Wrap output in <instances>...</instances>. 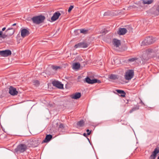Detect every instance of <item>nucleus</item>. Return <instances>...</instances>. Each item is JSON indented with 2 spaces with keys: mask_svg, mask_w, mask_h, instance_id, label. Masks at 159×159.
Returning <instances> with one entry per match:
<instances>
[{
  "mask_svg": "<svg viewBox=\"0 0 159 159\" xmlns=\"http://www.w3.org/2000/svg\"><path fill=\"white\" fill-rule=\"evenodd\" d=\"M157 56L156 53L151 49H148L143 52L141 57L143 63H144L151 57H152Z\"/></svg>",
  "mask_w": 159,
  "mask_h": 159,
  "instance_id": "nucleus-1",
  "label": "nucleus"
},
{
  "mask_svg": "<svg viewBox=\"0 0 159 159\" xmlns=\"http://www.w3.org/2000/svg\"><path fill=\"white\" fill-rule=\"evenodd\" d=\"M45 19V16L42 15L34 16L31 18V20L33 22L36 24L42 23L43 21Z\"/></svg>",
  "mask_w": 159,
  "mask_h": 159,
  "instance_id": "nucleus-2",
  "label": "nucleus"
},
{
  "mask_svg": "<svg viewBox=\"0 0 159 159\" xmlns=\"http://www.w3.org/2000/svg\"><path fill=\"white\" fill-rule=\"evenodd\" d=\"M27 149L26 145L23 144H20L18 145L15 149V151L16 152L23 153Z\"/></svg>",
  "mask_w": 159,
  "mask_h": 159,
  "instance_id": "nucleus-3",
  "label": "nucleus"
},
{
  "mask_svg": "<svg viewBox=\"0 0 159 159\" xmlns=\"http://www.w3.org/2000/svg\"><path fill=\"white\" fill-rule=\"evenodd\" d=\"M134 70H128L125 73V79L127 80H130L134 77Z\"/></svg>",
  "mask_w": 159,
  "mask_h": 159,
  "instance_id": "nucleus-4",
  "label": "nucleus"
},
{
  "mask_svg": "<svg viewBox=\"0 0 159 159\" xmlns=\"http://www.w3.org/2000/svg\"><path fill=\"white\" fill-rule=\"evenodd\" d=\"M154 40L152 37L149 36L146 38L142 42V45H148L153 43Z\"/></svg>",
  "mask_w": 159,
  "mask_h": 159,
  "instance_id": "nucleus-5",
  "label": "nucleus"
},
{
  "mask_svg": "<svg viewBox=\"0 0 159 159\" xmlns=\"http://www.w3.org/2000/svg\"><path fill=\"white\" fill-rule=\"evenodd\" d=\"M11 52L9 50H5L0 51V56L1 57H6L11 55Z\"/></svg>",
  "mask_w": 159,
  "mask_h": 159,
  "instance_id": "nucleus-6",
  "label": "nucleus"
},
{
  "mask_svg": "<svg viewBox=\"0 0 159 159\" xmlns=\"http://www.w3.org/2000/svg\"><path fill=\"white\" fill-rule=\"evenodd\" d=\"M52 84L53 86L59 89H63V84L59 81L55 80L53 81L52 82Z\"/></svg>",
  "mask_w": 159,
  "mask_h": 159,
  "instance_id": "nucleus-7",
  "label": "nucleus"
},
{
  "mask_svg": "<svg viewBox=\"0 0 159 159\" xmlns=\"http://www.w3.org/2000/svg\"><path fill=\"white\" fill-rule=\"evenodd\" d=\"M158 153H159V147L157 146L152 152V154L149 157V159H155Z\"/></svg>",
  "mask_w": 159,
  "mask_h": 159,
  "instance_id": "nucleus-8",
  "label": "nucleus"
},
{
  "mask_svg": "<svg viewBox=\"0 0 159 159\" xmlns=\"http://www.w3.org/2000/svg\"><path fill=\"white\" fill-rule=\"evenodd\" d=\"M89 44L85 42H82L78 43L74 46L75 48H86L88 47Z\"/></svg>",
  "mask_w": 159,
  "mask_h": 159,
  "instance_id": "nucleus-9",
  "label": "nucleus"
},
{
  "mask_svg": "<svg viewBox=\"0 0 159 159\" xmlns=\"http://www.w3.org/2000/svg\"><path fill=\"white\" fill-rule=\"evenodd\" d=\"M9 93L12 96H14L17 95L18 92L16 91L15 88L12 86H10L9 88Z\"/></svg>",
  "mask_w": 159,
  "mask_h": 159,
  "instance_id": "nucleus-10",
  "label": "nucleus"
},
{
  "mask_svg": "<svg viewBox=\"0 0 159 159\" xmlns=\"http://www.w3.org/2000/svg\"><path fill=\"white\" fill-rule=\"evenodd\" d=\"M153 9H155L154 11H152V14L155 16L159 15V4L157 6H154L153 7Z\"/></svg>",
  "mask_w": 159,
  "mask_h": 159,
  "instance_id": "nucleus-11",
  "label": "nucleus"
},
{
  "mask_svg": "<svg viewBox=\"0 0 159 159\" xmlns=\"http://www.w3.org/2000/svg\"><path fill=\"white\" fill-rule=\"evenodd\" d=\"M61 13L58 11L55 12L53 16L51 18V20L52 22L57 20L61 16Z\"/></svg>",
  "mask_w": 159,
  "mask_h": 159,
  "instance_id": "nucleus-12",
  "label": "nucleus"
},
{
  "mask_svg": "<svg viewBox=\"0 0 159 159\" xmlns=\"http://www.w3.org/2000/svg\"><path fill=\"white\" fill-rule=\"evenodd\" d=\"M29 34V31L26 29H22L21 30V37L23 38H24L28 36Z\"/></svg>",
  "mask_w": 159,
  "mask_h": 159,
  "instance_id": "nucleus-13",
  "label": "nucleus"
},
{
  "mask_svg": "<svg viewBox=\"0 0 159 159\" xmlns=\"http://www.w3.org/2000/svg\"><path fill=\"white\" fill-rule=\"evenodd\" d=\"M127 30L126 28H120L117 31V34L120 35H123L126 34Z\"/></svg>",
  "mask_w": 159,
  "mask_h": 159,
  "instance_id": "nucleus-14",
  "label": "nucleus"
},
{
  "mask_svg": "<svg viewBox=\"0 0 159 159\" xmlns=\"http://www.w3.org/2000/svg\"><path fill=\"white\" fill-rule=\"evenodd\" d=\"M113 44L116 47H119L121 44L120 41L119 40L114 39L113 40Z\"/></svg>",
  "mask_w": 159,
  "mask_h": 159,
  "instance_id": "nucleus-15",
  "label": "nucleus"
},
{
  "mask_svg": "<svg viewBox=\"0 0 159 159\" xmlns=\"http://www.w3.org/2000/svg\"><path fill=\"white\" fill-rule=\"evenodd\" d=\"M15 30V29L13 28H9L6 30V32L8 36H11L14 33Z\"/></svg>",
  "mask_w": 159,
  "mask_h": 159,
  "instance_id": "nucleus-16",
  "label": "nucleus"
},
{
  "mask_svg": "<svg viewBox=\"0 0 159 159\" xmlns=\"http://www.w3.org/2000/svg\"><path fill=\"white\" fill-rule=\"evenodd\" d=\"M81 96V94L80 93L76 92L71 95V98L73 99H77L80 98Z\"/></svg>",
  "mask_w": 159,
  "mask_h": 159,
  "instance_id": "nucleus-17",
  "label": "nucleus"
},
{
  "mask_svg": "<svg viewBox=\"0 0 159 159\" xmlns=\"http://www.w3.org/2000/svg\"><path fill=\"white\" fill-rule=\"evenodd\" d=\"M39 142L37 140L34 139L31 141V144L33 147H36L38 145Z\"/></svg>",
  "mask_w": 159,
  "mask_h": 159,
  "instance_id": "nucleus-18",
  "label": "nucleus"
},
{
  "mask_svg": "<svg viewBox=\"0 0 159 159\" xmlns=\"http://www.w3.org/2000/svg\"><path fill=\"white\" fill-rule=\"evenodd\" d=\"M85 124V122L83 120H81L80 121L77 122V125L78 127H82L84 126Z\"/></svg>",
  "mask_w": 159,
  "mask_h": 159,
  "instance_id": "nucleus-19",
  "label": "nucleus"
},
{
  "mask_svg": "<svg viewBox=\"0 0 159 159\" xmlns=\"http://www.w3.org/2000/svg\"><path fill=\"white\" fill-rule=\"evenodd\" d=\"M116 91L118 93L120 94V96L122 97H125L126 93L124 90L117 89L116 90Z\"/></svg>",
  "mask_w": 159,
  "mask_h": 159,
  "instance_id": "nucleus-20",
  "label": "nucleus"
},
{
  "mask_svg": "<svg viewBox=\"0 0 159 159\" xmlns=\"http://www.w3.org/2000/svg\"><path fill=\"white\" fill-rule=\"evenodd\" d=\"M94 79L91 80L89 77H87L85 79L84 81L86 83L89 84H93Z\"/></svg>",
  "mask_w": 159,
  "mask_h": 159,
  "instance_id": "nucleus-21",
  "label": "nucleus"
},
{
  "mask_svg": "<svg viewBox=\"0 0 159 159\" xmlns=\"http://www.w3.org/2000/svg\"><path fill=\"white\" fill-rule=\"evenodd\" d=\"M58 130L59 131L61 132H64L65 131V126H64V125L62 123L60 124L59 125Z\"/></svg>",
  "mask_w": 159,
  "mask_h": 159,
  "instance_id": "nucleus-22",
  "label": "nucleus"
},
{
  "mask_svg": "<svg viewBox=\"0 0 159 159\" xmlns=\"http://www.w3.org/2000/svg\"><path fill=\"white\" fill-rule=\"evenodd\" d=\"M109 78L111 80H116L119 78V76L117 75L111 74L109 76Z\"/></svg>",
  "mask_w": 159,
  "mask_h": 159,
  "instance_id": "nucleus-23",
  "label": "nucleus"
},
{
  "mask_svg": "<svg viewBox=\"0 0 159 159\" xmlns=\"http://www.w3.org/2000/svg\"><path fill=\"white\" fill-rule=\"evenodd\" d=\"M52 69L54 70V73L57 72V71L58 69H60L61 67L60 66H55L54 65H52L51 66Z\"/></svg>",
  "mask_w": 159,
  "mask_h": 159,
  "instance_id": "nucleus-24",
  "label": "nucleus"
},
{
  "mask_svg": "<svg viewBox=\"0 0 159 159\" xmlns=\"http://www.w3.org/2000/svg\"><path fill=\"white\" fill-rule=\"evenodd\" d=\"M50 141V134L47 135L45 139L42 142V143H48Z\"/></svg>",
  "mask_w": 159,
  "mask_h": 159,
  "instance_id": "nucleus-25",
  "label": "nucleus"
},
{
  "mask_svg": "<svg viewBox=\"0 0 159 159\" xmlns=\"http://www.w3.org/2000/svg\"><path fill=\"white\" fill-rule=\"evenodd\" d=\"M142 1L144 4H150L153 2L154 0H143Z\"/></svg>",
  "mask_w": 159,
  "mask_h": 159,
  "instance_id": "nucleus-26",
  "label": "nucleus"
},
{
  "mask_svg": "<svg viewBox=\"0 0 159 159\" xmlns=\"http://www.w3.org/2000/svg\"><path fill=\"white\" fill-rule=\"evenodd\" d=\"M80 64L79 63H75L73 65V68L75 69H78L80 67Z\"/></svg>",
  "mask_w": 159,
  "mask_h": 159,
  "instance_id": "nucleus-27",
  "label": "nucleus"
},
{
  "mask_svg": "<svg viewBox=\"0 0 159 159\" xmlns=\"http://www.w3.org/2000/svg\"><path fill=\"white\" fill-rule=\"evenodd\" d=\"M139 109V106H136L134 107L131 110H130L129 112L131 113L133 111H136Z\"/></svg>",
  "mask_w": 159,
  "mask_h": 159,
  "instance_id": "nucleus-28",
  "label": "nucleus"
},
{
  "mask_svg": "<svg viewBox=\"0 0 159 159\" xmlns=\"http://www.w3.org/2000/svg\"><path fill=\"white\" fill-rule=\"evenodd\" d=\"M7 36H8L7 34H3L2 31H0V38H2V39H4L7 37Z\"/></svg>",
  "mask_w": 159,
  "mask_h": 159,
  "instance_id": "nucleus-29",
  "label": "nucleus"
},
{
  "mask_svg": "<svg viewBox=\"0 0 159 159\" xmlns=\"http://www.w3.org/2000/svg\"><path fill=\"white\" fill-rule=\"evenodd\" d=\"M80 33H83L84 34H86L88 33V30H86L84 29H81L80 30Z\"/></svg>",
  "mask_w": 159,
  "mask_h": 159,
  "instance_id": "nucleus-30",
  "label": "nucleus"
},
{
  "mask_svg": "<svg viewBox=\"0 0 159 159\" xmlns=\"http://www.w3.org/2000/svg\"><path fill=\"white\" fill-rule=\"evenodd\" d=\"M33 83L34 85L36 86H39L40 84L39 81L38 80H35L34 81Z\"/></svg>",
  "mask_w": 159,
  "mask_h": 159,
  "instance_id": "nucleus-31",
  "label": "nucleus"
},
{
  "mask_svg": "<svg viewBox=\"0 0 159 159\" xmlns=\"http://www.w3.org/2000/svg\"><path fill=\"white\" fill-rule=\"evenodd\" d=\"M138 59V58L136 57L132 58L130 59H129L128 60V61L130 62H133Z\"/></svg>",
  "mask_w": 159,
  "mask_h": 159,
  "instance_id": "nucleus-32",
  "label": "nucleus"
},
{
  "mask_svg": "<svg viewBox=\"0 0 159 159\" xmlns=\"http://www.w3.org/2000/svg\"><path fill=\"white\" fill-rule=\"evenodd\" d=\"M101 80H98L97 79H94V81H93V84L95 83H101Z\"/></svg>",
  "mask_w": 159,
  "mask_h": 159,
  "instance_id": "nucleus-33",
  "label": "nucleus"
},
{
  "mask_svg": "<svg viewBox=\"0 0 159 159\" xmlns=\"http://www.w3.org/2000/svg\"><path fill=\"white\" fill-rule=\"evenodd\" d=\"M74 6H73L71 5L69 7L68 9V12H70L72 10V9L73 8Z\"/></svg>",
  "mask_w": 159,
  "mask_h": 159,
  "instance_id": "nucleus-34",
  "label": "nucleus"
},
{
  "mask_svg": "<svg viewBox=\"0 0 159 159\" xmlns=\"http://www.w3.org/2000/svg\"><path fill=\"white\" fill-rule=\"evenodd\" d=\"M86 132H87V134L88 135H90L91 133V130L90 131L89 129H87L86 130Z\"/></svg>",
  "mask_w": 159,
  "mask_h": 159,
  "instance_id": "nucleus-35",
  "label": "nucleus"
},
{
  "mask_svg": "<svg viewBox=\"0 0 159 159\" xmlns=\"http://www.w3.org/2000/svg\"><path fill=\"white\" fill-rule=\"evenodd\" d=\"M128 28H127L128 29V30H129V31H131L132 30V28L130 26H128Z\"/></svg>",
  "mask_w": 159,
  "mask_h": 159,
  "instance_id": "nucleus-36",
  "label": "nucleus"
},
{
  "mask_svg": "<svg viewBox=\"0 0 159 159\" xmlns=\"http://www.w3.org/2000/svg\"><path fill=\"white\" fill-rule=\"evenodd\" d=\"M136 7L134 5H133L132 6H130L129 7H128V8H129V9H131V7H132L133 8H135Z\"/></svg>",
  "mask_w": 159,
  "mask_h": 159,
  "instance_id": "nucleus-37",
  "label": "nucleus"
},
{
  "mask_svg": "<svg viewBox=\"0 0 159 159\" xmlns=\"http://www.w3.org/2000/svg\"><path fill=\"white\" fill-rule=\"evenodd\" d=\"M83 135L84 136V137H87V136L88 135L87 134H86L85 133H84L83 134Z\"/></svg>",
  "mask_w": 159,
  "mask_h": 159,
  "instance_id": "nucleus-38",
  "label": "nucleus"
},
{
  "mask_svg": "<svg viewBox=\"0 0 159 159\" xmlns=\"http://www.w3.org/2000/svg\"><path fill=\"white\" fill-rule=\"evenodd\" d=\"M6 29V27H4V28H3L2 29V31H4V30H5Z\"/></svg>",
  "mask_w": 159,
  "mask_h": 159,
  "instance_id": "nucleus-39",
  "label": "nucleus"
},
{
  "mask_svg": "<svg viewBox=\"0 0 159 159\" xmlns=\"http://www.w3.org/2000/svg\"><path fill=\"white\" fill-rule=\"evenodd\" d=\"M140 103H141L142 105L144 104L143 102H142V100H140Z\"/></svg>",
  "mask_w": 159,
  "mask_h": 159,
  "instance_id": "nucleus-40",
  "label": "nucleus"
},
{
  "mask_svg": "<svg viewBox=\"0 0 159 159\" xmlns=\"http://www.w3.org/2000/svg\"><path fill=\"white\" fill-rule=\"evenodd\" d=\"M52 135L50 134V140L52 139Z\"/></svg>",
  "mask_w": 159,
  "mask_h": 159,
  "instance_id": "nucleus-41",
  "label": "nucleus"
},
{
  "mask_svg": "<svg viewBox=\"0 0 159 159\" xmlns=\"http://www.w3.org/2000/svg\"><path fill=\"white\" fill-rule=\"evenodd\" d=\"M81 78V77L80 76H79L78 77V79H80Z\"/></svg>",
  "mask_w": 159,
  "mask_h": 159,
  "instance_id": "nucleus-42",
  "label": "nucleus"
},
{
  "mask_svg": "<svg viewBox=\"0 0 159 159\" xmlns=\"http://www.w3.org/2000/svg\"><path fill=\"white\" fill-rule=\"evenodd\" d=\"M16 23L14 24H13L12 25V26H14L16 25Z\"/></svg>",
  "mask_w": 159,
  "mask_h": 159,
  "instance_id": "nucleus-43",
  "label": "nucleus"
},
{
  "mask_svg": "<svg viewBox=\"0 0 159 159\" xmlns=\"http://www.w3.org/2000/svg\"><path fill=\"white\" fill-rule=\"evenodd\" d=\"M53 34V33H51V34H50V35H52V34Z\"/></svg>",
  "mask_w": 159,
  "mask_h": 159,
  "instance_id": "nucleus-44",
  "label": "nucleus"
},
{
  "mask_svg": "<svg viewBox=\"0 0 159 159\" xmlns=\"http://www.w3.org/2000/svg\"><path fill=\"white\" fill-rule=\"evenodd\" d=\"M157 159H159V156L157 157Z\"/></svg>",
  "mask_w": 159,
  "mask_h": 159,
  "instance_id": "nucleus-45",
  "label": "nucleus"
},
{
  "mask_svg": "<svg viewBox=\"0 0 159 159\" xmlns=\"http://www.w3.org/2000/svg\"><path fill=\"white\" fill-rule=\"evenodd\" d=\"M87 139H88V140H89V138H87Z\"/></svg>",
  "mask_w": 159,
  "mask_h": 159,
  "instance_id": "nucleus-46",
  "label": "nucleus"
},
{
  "mask_svg": "<svg viewBox=\"0 0 159 159\" xmlns=\"http://www.w3.org/2000/svg\"><path fill=\"white\" fill-rule=\"evenodd\" d=\"M57 124H58V123H57H57H56V124L57 125Z\"/></svg>",
  "mask_w": 159,
  "mask_h": 159,
  "instance_id": "nucleus-47",
  "label": "nucleus"
},
{
  "mask_svg": "<svg viewBox=\"0 0 159 159\" xmlns=\"http://www.w3.org/2000/svg\"><path fill=\"white\" fill-rule=\"evenodd\" d=\"M49 83H48V86H49Z\"/></svg>",
  "mask_w": 159,
  "mask_h": 159,
  "instance_id": "nucleus-48",
  "label": "nucleus"
}]
</instances>
